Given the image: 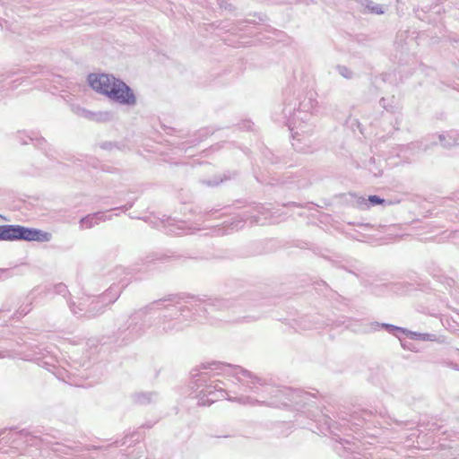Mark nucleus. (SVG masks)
Segmentation results:
<instances>
[{
    "instance_id": "423d86ee",
    "label": "nucleus",
    "mask_w": 459,
    "mask_h": 459,
    "mask_svg": "<svg viewBox=\"0 0 459 459\" xmlns=\"http://www.w3.org/2000/svg\"><path fill=\"white\" fill-rule=\"evenodd\" d=\"M23 345L27 348L26 351L17 352L13 349L0 350V359L19 357L24 360H33L48 371H53L56 368L57 360L52 354L50 347L44 344H33L28 341H24Z\"/></svg>"
},
{
    "instance_id": "2f4dec72",
    "label": "nucleus",
    "mask_w": 459,
    "mask_h": 459,
    "mask_svg": "<svg viewBox=\"0 0 459 459\" xmlns=\"http://www.w3.org/2000/svg\"><path fill=\"white\" fill-rule=\"evenodd\" d=\"M261 317L260 315H247V316H243V319L247 322H249V321H255V320H257Z\"/></svg>"
},
{
    "instance_id": "e433bc0d",
    "label": "nucleus",
    "mask_w": 459,
    "mask_h": 459,
    "mask_svg": "<svg viewBox=\"0 0 459 459\" xmlns=\"http://www.w3.org/2000/svg\"><path fill=\"white\" fill-rule=\"evenodd\" d=\"M102 148L106 149L107 148V143L103 144Z\"/></svg>"
},
{
    "instance_id": "f3484780",
    "label": "nucleus",
    "mask_w": 459,
    "mask_h": 459,
    "mask_svg": "<svg viewBox=\"0 0 459 459\" xmlns=\"http://www.w3.org/2000/svg\"><path fill=\"white\" fill-rule=\"evenodd\" d=\"M111 217H107L105 212H97L91 214H88L82 217L79 223L81 229H91L94 225L99 224L100 221H105L107 220H110Z\"/></svg>"
},
{
    "instance_id": "7ed1b4c3",
    "label": "nucleus",
    "mask_w": 459,
    "mask_h": 459,
    "mask_svg": "<svg viewBox=\"0 0 459 459\" xmlns=\"http://www.w3.org/2000/svg\"><path fill=\"white\" fill-rule=\"evenodd\" d=\"M316 103L313 94L288 95L282 107L279 106L273 113L275 122L282 123L289 128L293 140L292 146L298 151H304L299 143L305 142L313 134L314 122L311 118Z\"/></svg>"
},
{
    "instance_id": "bb28decb",
    "label": "nucleus",
    "mask_w": 459,
    "mask_h": 459,
    "mask_svg": "<svg viewBox=\"0 0 459 459\" xmlns=\"http://www.w3.org/2000/svg\"><path fill=\"white\" fill-rule=\"evenodd\" d=\"M335 69L338 74L345 79L351 80L354 77V72L346 65H337Z\"/></svg>"
},
{
    "instance_id": "9b49d317",
    "label": "nucleus",
    "mask_w": 459,
    "mask_h": 459,
    "mask_svg": "<svg viewBox=\"0 0 459 459\" xmlns=\"http://www.w3.org/2000/svg\"><path fill=\"white\" fill-rule=\"evenodd\" d=\"M126 437L122 440H116L112 444L108 446H80L77 442L67 440V443H59L56 442L53 444L51 449L53 452H55L57 455H72L74 453H77L82 450L91 451V450H99V451H106L109 446H121L126 445Z\"/></svg>"
},
{
    "instance_id": "4c0bfd02",
    "label": "nucleus",
    "mask_w": 459,
    "mask_h": 459,
    "mask_svg": "<svg viewBox=\"0 0 459 459\" xmlns=\"http://www.w3.org/2000/svg\"><path fill=\"white\" fill-rule=\"evenodd\" d=\"M438 227L445 228V225L438 224Z\"/></svg>"
},
{
    "instance_id": "393cba45",
    "label": "nucleus",
    "mask_w": 459,
    "mask_h": 459,
    "mask_svg": "<svg viewBox=\"0 0 459 459\" xmlns=\"http://www.w3.org/2000/svg\"><path fill=\"white\" fill-rule=\"evenodd\" d=\"M230 178H231L230 175L224 174L223 177L216 176V177H214L213 179H211V180L203 179V180H201V183L207 186L213 187V186H219L220 183H222L225 180L230 179Z\"/></svg>"
},
{
    "instance_id": "f704fd0d",
    "label": "nucleus",
    "mask_w": 459,
    "mask_h": 459,
    "mask_svg": "<svg viewBox=\"0 0 459 459\" xmlns=\"http://www.w3.org/2000/svg\"><path fill=\"white\" fill-rule=\"evenodd\" d=\"M253 125L254 124L251 121H245L243 123L244 127L247 128V130L251 129Z\"/></svg>"
},
{
    "instance_id": "4be33fe9",
    "label": "nucleus",
    "mask_w": 459,
    "mask_h": 459,
    "mask_svg": "<svg viewBox=\"0 0 459 459\" xmlns=\"http://www.w3.org/2000/svg\"><path fill=\"white\" fill-rule=\"evenodd\" d=\"M368 206H376V205H379V204H383V205H392V204H399L400 201L399 200H389V199H385V198H382L378 195H369L368 198Z\"/></svg>"
},
{
    "instance_id": "9d476101",
    "label": "nucleus",
    "mask_w": 459,
    "mask_h": 459,
    "mask_svg": "<svg viewBox=\"0 0 459 459\" xmlns=\"http://www.w3.org/2000/svg\"><path fill=\"white\" fill-rule=\"evenodd\" d=\"M428 212V216L435 215L447 221H454L459 215V191L451 196L442 198L438 205Z\"/></svg>"
},
{
    "instance_id": "7c9ffc66",
    "label": "nucleus",
    "mask_w": 459,
    "mask_h": 459,
    "mask_svg": "<svg viewBox=\"0 0 459 459\" xmlns=\"http://www.w3.org/2000/svg\"><path fill=\"white\" fill-rule=\"evenodd\" d=\"M133 207V203H128L125 205H122V206H119V207H116L114 208L113 210H117V211H120L122 212H126L127 210L131 209Z\"/></svg>"
},
{
    "instance_id": "ddd939ff",
    "label": "nucleus",
    "mask_w": 459,
    "mask_h": 459,
    "mask_svg": "<svg viewBox=\"0 0 459 459\" xmlns=\"http://www.w3.org/2000/svg\"><path fill=\"white\" fill-rule=\"evenodd\" d=\"M153 227L160 228L162 227L166 233L169 234H185L191 232V229H186V225L185 221H176L170 217L163 216L162 219H159L155 222H152Z\"/></svg>"
},
{
    "instance_id": "6e6552de",
    "label": "nucleus",
    "mask_w": 459,
    "mask_h": 459,
    "mask_svg": "<svg viewBox=\"0 0 459 459\" xmlns=\"http://www.w3.org/2000/svg\"><path fill=\"white\" fill-rule=\"evenodd\" d=\"M49 289L45 287H36L32 289L25 297L19 300L16 305L15 311L9 315L12 312V306L8 303H5L0 308V319L4 322L10 320L11 318H20L28 315L31 309L32 305L36 299L44 294L46 295Z\"/></svg>"
},
{
    "instance_id": "b1692460",
    "label": "nucleus",
    "mask_w": 459,
    "mask_h": 459,
    "mask_svg": "<svg viewBox=\"0 0 459 459\" xmlns=\"http://www.w3.org/2000/svg\"><path fill=\"white\" fill-rule=\"evenodd\" d=\"M361 12L363 13H371V14H384L385 9L381 4H376L372 1V4H368L365 9H362Z\"/></svg>"
},
{
    "instance_id": "39448f33",
    "label": "nucleus",
    "mask_w": 459,
    "mask_h": 459,
    "mask_svg": "<svg viewBox=\"0 0 459 459\" xmlns=\"http://www.w3.org/2000/svg\"><path fill=\"white\" fill-rule=\"evenodd\" d=\"M116 277H119L117 283L112 284L104 293L92 299L90 298L88 307L86 310V317L93 318L104 313L107 306L114 303L124 289L129 283L130 279L126 275L129 273L123 266H117L113 272Z\"/></svg>"
},
{
    "instance_id": "0eeeda50",
    "label": "nucleus",
    "mask_w": 459,
    "mask_h": 459,
    "mask_svg": "<svg viewBox=\"0 0 459 459\" xmlns=\"http://www.w3.org/2000/svg\"><path fill=\"white\" fill-rule=\"evenodd\" d=\"M51 234L39 229L18 224L0 225V241H37L48 242Z\"/></svg>"
},
{
    "instance_id": "a211bd4d",
    "label": "nucleus",
    "mask_w": 459,
    "mask_h": 459,
    "mask_svg": "<svg viewBox=\"0 0 459 459\" xmlns=\"http://www.w3.org/2000/svg\"><path fill=\"white\" fill-rule=\"evenodd\" d=\"M380 329H385L389 333H392L393 335L399 337V333H404L405 328L399 327L391 324L386 323H378V322H372L368 325V332H377Z\"/></svg>"
},
{
    "instance_id": "20e7f679",
    "label": "nucleus",
    "mask_w": 459,
    "mask_h": 459,
    "mask_svg": "<svg viewBox=\"0 0 459 459\" xmlns=\"http://www.w3.org/2000/svg\"><path fill=\"white\" fill-rule=\"evenodd\" d=\"M88 82L94 91L108 97L114 102L125 106L136 104L133 90L124 81L112 74H90Z\"/></svg>"
},
{
    "instance_id": "c85d7f7f",
    "label": "nucleus",
    "mask_w": 459,
    "mask_h": 459,
    "mask_svg": "<svg viewBox=\"0 0 459 459\" xmlns=\"http://www.w3.org/2000/svg\"><path fill=\"white\" fill-rule=\"evenodd\" d=\"M54 290L56 294L65 296L67 292V287L64 283H58L54 286Z\"/></svg>"
},
{
    "instance_id": "f257e3e1",
    "label": "nucleus",
    "mask_w": 459,
    "mask_h": 459,
    "mask_svg": "<svg viewBox=\"0 0 459 459\" xmlns=\"http://www.w3.org/2000/svg\"><path fill=\"white\" fill-rule=\"evenodd\" d=\"M191 388L196 394L198 404L209 406L226 398L243 405L290 407L307 415L317 424L318 430L331 435L335 440V452L343 459H370V453H361V442L346 434L348 428L361 426L369 420L371 412L366 410L324 412L317 406L316 394L276 386L240 366L219 361L203 363L191 371Z\"/></svg>"
},
{
    "instance_id": "473e14b6",
    "label": "nucleus",
    "mask_w": 459,
    "mask_h": 459,
    "mask_svg": "<svg viewBox=\"0 0 459 459\" xmlns=\"http://www.w3.org/2000/svg\"><path fill=\"white\" fill-rule=\"evenodd\" d=\"M356 3H358L363 9L366 8L368 4H372V0H354Z\"/></svg>"
},
{
    "instance_id": "aec40b11",
    "label": "nucleus",
    "mask_w": 459,
    "mask_h": 459,
    "mask_svg": "<svg viewBox=\"0 0 459 459\" xmlns=\"http://www.w3.org/2000/svg\"><path fill=\"white\" fill-rule=\"evenodd\" d=\"M90 301V298L81 299L78 304L75 302H70L69 307L72 313L77 316H85L86 317V310L88 307V304Z\"/></svg>"
},
{
    "instance_id": "c756f323",
    "label": "nucleus",
    "mask_w": 459,
    "mask_h": 459,
    "mask_svg": "<svg viewBox=\"0 0 459 459\" xmlns=\"http://www.w3.org/2000/svg\"><path fill=\"white\" fill-rule=\"evenodd\" d=\"M379 104L380 106L385 109L386 111L388 112H394V107L392 106V105H387L386 104V100L385 98H381L380 100H379Z\"/></svg>"
},
{
    "instance_id": "c9c22d12",
    "label": "nucleus",
    "mask_w": 459,
    "mask_h": 459,
    "mask_svg": "<svg viewBox=\"0 0 459 459\" xmlns=\"http://www.w3.org/2000/svg\"><path fill=\"white\" fill-rule=\"evenodd\" d=\"M449 237H450V238H459V230H458L452 231V232L449 234Z\"/></svg>"
},
{
    "instance_id": "5701e85b",
    "label": "nucleus",
    "mask_w": 459,
    "mask_h": 459,
    "mask_svg": "<svg viewBox=\"0 0 459 459\" xmlns=\"http://www.w3.org/2000/svg\"><path fill=\"white\" fill-rule=\"evenodd\" d=\"M113 118V113L109 111H99V112H92L91 116L90 117L89 120L91 121H96V122H106L110 121Z\"/></svg>"
},
{
    "instance_id": "4468645a",
    "label": "nucleus",
    "mask_w": 459,
    "mask_h": 459,
    "mask_svg": "<svg viewBox=\"0 0 459 459\" xmlns=\"http://www.w3.org/2000/svg\"><path fill=\"white\" fill-rule=\"evenodd\" d=\"M430 141H437L444 149L450 150L459 146V135L453 131L435 134L429 136Z\"/></svg>"
},
{
    "instance_id": "2eb2a0df",
    "label": "nucleus",
    "mask_w": 459,
    "mask_h": 459,
    "mask_svg": "<svg viewBox=\"0 0 459 459\" xmlns=\"http://www.w3.org/2000/svg\"><path fill=\"white\" fill-rule=\"evenodd\" d=\"M18 137H19V142L22 145H26V144L31 143L34 146H36L37 148H39V149H42V150H45V148L47 146V141L45 140V138L40 136L36 132H30V133L22 132V133H19Z\"/></svg>"
},
{
    "instance_id": "6ab92c4d",
    "label": "nucleus",
    "mask_w": 459,
    "mask_h": 459,
    "mask_svg": "<svg viewBox=\"0 0 459 459\" xmlns=\"http://www.w3.org/2000/svg\"><path fill=\"white\" fill-rule=\"evenodd\" d=\"M158 397L159 394L156 392H141L133 395L134 402L141 405L155 403Z\"/></svg>"
},
{
    "instance_id": "f03ea898",
    "label": "nucleus",
    "mask_w": 459,
    "mask_h": 459,
    "mask_svg": "<svg viewBox=\"0 0 459 459\" xmlns=\"http://www.w3.org/2000/svg\"><path fill=\"white\" fill-rule=\"evenodd\" d=\"M242 306L241 302L230 298L182 297L169 294L135 310L128 317L119 318L114 342L118 345L127 344L143 335L152 325L149 315L155 310H163L160 327L163 332L171 333L182 331L191 321L206 318L214 311L232 309L234 313L240 312Z\"/></svg>"
},
{
    "instance_id": "cd10ccee",
    "label": "nucleus",
    "mask_w": 459,
    "mask_h": 459,
    "mask_svg": "<svg viewBox=\"0 0 459 459\" xmlns=\"http://www.w3.org/2000/svg\"><path fill=\"white\" fill-rule=\"evenodd\" d=\"M368 170L370 173H372L375 177H381L382 176V169L377 166L376 160L374 158H370L369 163H368Z\"/></svg>"
},
{
    "instance_id": "412c9836",
    "label": "nucleus",
    "mask_w": 459,
    "mask_h": 459,
    "mask_svg": "<svg viewBox=\"0 0 459 459\" xmlns=\"http://www.w3.org/2000/svg\"><path fill=\"white\" fill-rule=\"evenodd\" d=\"M403 334H405L411 340H417V341H431V342H433V341L437 340L436 334L412 332V331H410L407 329H405V333Z\"/></svg>"
},
{
    "instance_id": "f8f14e48",
    "label": "nucleus",
    "mask_w": 459,
    "mask_h": 459,
    "mask_svg": "<svg viewBox=\"0 0 459 459\" xmlns=\"http://www.w3.org/2000/svg\"><path fill=\"white\" fill-rule=\"evenodd\" d=\"M172 258V255L160 252H153L146 255L143 258H142L141 264H135L134 267L132 268V271L142 272L143 269L140 267V265H142L144 267L143 271L147 272L160 267L161 264L169 262Z\"/></svg>"
},
{
    "instance_id": "dca6fc26",
    "label": "nucleus",
    "mask_w": 459,
    "mask_h": 459,
    "mask_svg": "<svg viewBox=\"0 0 459 459\" xmlns=\"http://www.w3.org/2000/svg\"><path fill=\"white\" fill-rule=\"evenodd\" d=\"M437 145V141H430L429 138L426 140L411 142L406 146L403 147V149L410 151L411 154H418L420 152H427Z\"/></svg>"
},
{
    "instance_id": "1a4fd4ad",
    "label": "nucleus",
    "mask_w": 459,
    "mask_h": 459,
    "mask_svg": "<svg viewBox=\"0 0 459 459\" xmlns=\"http://www.w3.org/2000/svg\"><path fill=\"white\" fill-rule=\"evenodd\" d=\"M272 212L271 210L262 204H253L248 211H245L240 217H236L226 225V230L223 233H230L233 230H238L243 228L245 222L249 221L250 223L264 224L269 219Z\"/></svg>"
},
{
    "instance_id": "72a5a7b5",
    "label": "nucleus",
    "mask_w": 459,
    "mask_h": 459,
    "mask_svg": "<svg viewBox=\"0 0 459 459\" xmlns=\"http://www.w3.org/2000/svg\"><path fill=\"white\" fill-rule=\"evenodd\" d=\"M72 459H93V457L87 455H81Z\"/></svg>"
},
{
    "instance_id": "a878e982",
    "label": "nucleus",
    "mask_w": 459,
    "mask_h": 459,
    "mask_svg": "<svg viewBox=\"0 0 459 459\" xmlns=\"http://www.w3.org/2000/svg\"><path fill=\"white\" fill-rule=\"evenodd\" d=\"M71 110L74 114L80 117H83L89 120L90 117L91 116V111L87 110L86 108L79 106V105H71Z\"/></svg>"
}]
</instances>
